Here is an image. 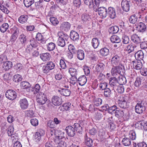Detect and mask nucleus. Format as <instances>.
Instances as JSON below:
<instances>
[{"instance_id":"1","label":"nucleus","mask_w":147,"mask_h":147,"mask_svg":"<svg viewBox=\"0 0 147 147\" xmlns=\"http://www.w3.org/2000/svg\"><path fill=\"white\" fill-rule=\"evenodd\" d=\"M111 72L112 75L117 77L119 76L124 75L125 70L124 66L121 64H119L118 66L113 67Z\"/></svg>"},{"instance_id":"2","label":"nucleus","mask_w":147,"mask_h":147,"mask_svg":"<svg viewBox=\"0 0 147 147\" xmlns=\"http://www.w3.org/2000/svg\"><path fill=\"white\" fill-rule=\"evenodd\" d=\"M59 38L57 41V44L62 47L65 45V41H67L69 38V36L66 34L62 32H59L58 33Z\"/></svg>"},{"instance_id":"3","label":"nucleus","mask_w":147,"mask_h":147,"mask_svg":"<svg viewBox=\"0 0 147 147\" xmlns=\"http://www.w3.org/2000/svg\"><path fill=\"white\" fill-rule=\"evenodd\" d=\"M96 6H94L93 9L95 12L98 11L99 15L102 17V18H105L108 15V9L105 7H97Z\"/></svg>"},{"instance_id":"4","label":"nucleus","mask_w":147,"mask_h":147,"mask_svg":"<svg viewBox=\"0 0 147 147\" xmlns=\"http://www.w3.org/2000/svg\"><path fill=\"white\" fill-rule=\"evenodd\" d=\"M8 0H2L0 1V9L4 13L7 14L9 12L7 9L9 7Z\"/></svg>"},{"instance_id":"5","label":"nucleus","mask_w":147,"mask_h":147,"mask_svg":"<svg viewBox=\"0 0 147 147\" xmlns=\"http://www.w3.org/2000/svg\"><path fill=\"white\" fill-rule=\"evenodd\" d=\"M47 100L46 95L44 93L40 92L37 94L36 100L39 104L41 105L44 104Z\"/></svg>"},{"instance_id":"6","label":"nucleus","mask_w":147,"mask_h":147,"mask_svg":"<svg viewBox=\"0 0 147 147\" xmlns=\"http://www.w3.org/2000/svg\"><path fill=\"white\" fill-rule=\"evenodd\" d=\"M55 67V64L52 61H50L48 62L47 63L42 67V70L44 73H47L50 70L54 69Z\"/></svg>"},{"instance_id":"7","label":"nucleus","mask_w":147,"mask_h":147,"mask_svg":"<svg viewBox=\"0 0 147 147\" xmlns=\"http://www.w3.org/2000/svg\"><path fill=\"white\" fill-rule=\"evenodd\" d=\"M5 95L8 99L13 100L15 99L17 96L16 92L11 90H8L6 92Z\"/></svg>"},{"instance_id":"8","label":"nucleus","mask_w":147,"mask_h":147,"mask_svg":"<svg viewBox=\"0 0 147 147\" xmlns=\"http://www.w3.org/2000/svg\"><path fill=\"white\" fill-rule=\"evenodd\" d=\"M116 77L115 76V77H111L110 78L109 80V85L111 88L113 90L116 89L117 86L119 85L118 80Z\"/></svg>"},{"instance_id":"9","label":"nucleus","mask_w":147,"mask_h":147,"mask_svg":"<svg viewBox=\"0 0 147 147\" xmlns=\"http://www.w3.org/2000/svg\"><path fill=\"white\" fill-rule=\"evenodd\" d=\"M51 100L53 104L56 106L60 105L63 102L61 98L57 96H53Z\"/></svg>"},{"instance_id":"10","label":"nucleus","mask_w":147,"mask_h":147,"mask_svg":"<svg viewBox=\"0 0 147 147\" xmlns=\"http://www.w3.org/2000/svg\"><path fill=\"white\" fill-rule=\"evenodd\" d=\"M67 135L71 137L74 136L76 134L75 130L74 127L71 126H68L65 129Z\"/></svg>"},{"instance_id":"11","label":"nucleus","mask_w":147,"mask_h":147,"mask_svg":"<svg viewBox=\"0 0 147 147\" xmlns=\"http://www.w3.org/2000/svg\"><path fill=\"white\" fill-rule=\"evenodd\" d=\"M19 103L20 107L23 110L27 109L28 107V102L25 98L21 99Z\"/></svg>"},{"instance_id":"12","label":"nucleus","mask_w":147,"mask_h":147,"mask_svg":"<svg viewBox=\"0 0 147 147\" xmlns=\"http://www.w3.org/2000/svg\"><path fill=\"white\" fill-rule=\"evenodd\" d=\"M108 15L111 19H113L115 18L116 16L115 8L111 7H109L108 9Z\"/></svg>"},{"instance_id":"13","label":"nucleus","mask_w":147,"mask_h":147,"mask_svg":"<svg viewBox=\"0 0 147 147\" xmlns=\"http://www.w3.org/2000/svg\"><path fill=\"white\" fill-rule=\"evenodd\" d=\"M19 32L18 30L15 28L12 32V34L10 38L11 42H15L18 36Z\"/></svg>"},{"instance_id":"14","label":"nucleus","mask_w":147,"mask_h":147,"mask_svg":"<svg viewBox=\"0 0 147 147\" xmlns=\"http://www.w3.org/2000/svg\"><path fill=\"white\" fill-rule=\"evenodd\" d=\"M40 57L41 59L43 61H47L50 60L51 56L49 53L47 52L40 54Z\"/></svg>"},{"instance_id":"15","label":"nucleus","mask_w":147,"mask_h":147,"mask_svg":"<svg viewBox=\"0 0 147 147\" xmlns=\"http://www.w3.org/2000/svg\"><path fill=\"white\" fill-rule=\"evenodd\" d=\"M70 37L71 39L74 41H78L79 39V35L74 30H72L70 32Z\"/></svg>"},{"instance_id":"16","label":"nucleus","mask_w":147,"mask_h":147,"mask_svg":"<svg viewBox=\"0 0 147 147\" xmlns=\"http://www.w3.org/2000/svg\"><path fill=\"white\" fill-rule=\"evenodd\" d=\"M70 27L71 24L70 23L67 22H65L61 24L60 28L61 30L67 32L70 29Z\"/></svg>"},{"instance_id":"17","label":"nucleus","mask_w":147,"mask_h":147,"mask_svg":"<svg viewBox=\"0 0 147 147\" xmlns=\"http://www.w3.org/2000/svg\"><path fill=\"white\" fill-rule=\"evenodd\" d=\"M118 104L119 107L122 109H127L129 107L128 103L125 100H119L118 101Z\"/></svg>"},{"instance_id":"18","label":"nucleus","mask_w":147,"mask_h":147,"mask_svg":"<svg viewBox=\"0 0 147 147\" xmlns=\"http://www.w3.org/2000/svg\"><path fill=\"white\" fill-rule=\"evenodd\" d=\"M45 134V131L43 130L39 129L34 134V138L37 140L40 141L41 139V136Z\"/></svg>"},{"instance_id":"19","label":"nucleus","mask_w":147,"mask_h":147,"mask_svg":"<svg viewBox=\"0 0 147 147\" xmlns=\"http://www.w3.org/2000/svg\"><path fill=\"white\" fill-rule=\"evenodd\" d=\"M105 65L102 63H98L95 67L96 71L98 72H102L105 68Z\"/></svg>"},{"instance_id":"20","label":"nucleus","mask_w":147,"mask_h":147,"mask_svg":"<svg viewBox=\"0 0 147 147\" xmlns=\"http://www.w3.org/2000/svg\"><path fill=\"white\" fill-rule=\"evenodd\" d=\"M121 5L123 11L126 12L129 11V2L127 0H123L121 3Z\"/></svg>"},{"instance_id":"21","label":"nucleus","mask_w":147,"mask_h":147,"mask_svg":"<svg viewBox=\"0 0 147 147\" xmlns=\"http://www.w3.org/2000/svg\"><path fill=\"white\" fill-rule=\"evenodd\" d=\"M87 81V78L84 75L81 76L78 79V82L79 85L83 86L86 83Z\"/></svg>"},{"instance_id":"22","label":"nucleus","mask_w":147,"mask_h":147,"mask_svg":"<svg viewBox=\"0 0 147 147\" xmlns=\"http://www.w3.org/2000/svg\"><path fill=\"white\" fill-rule=\"evenodd\" d=\"M100 41L96 38H92L91 41V45L94 49L98 48L99 45Z\"/></svg>"},{"instance_id":"23","label":"nucleus","mask_w":147,"mask_h":147,"mask_svg":"<svg viewBox=\"0 0 147 147\" xmlns=\"http://www.w3.org/2000/svg\"><path fill=\"white\" fill-rule=\"evenodd\" d=\"M120 58L117 55H116L113 57L111 61V63L113 65L114 67L120 64Z\"/></svg>"},{"instance_id":"24","label":"nucleus","mask_w":147,"mask_h":147,"mask_svg":"<svg viewBox=\"0 0 147 147\" xmlns=\"http://www.w3.org/2000/svg\"><path fill=\"white\" fill-rule=\"evenodd\" d=\"M76 55L77 58L80 60H82L84 59L85 54L82 50H78L77 51Z\"/></svg>"},{"instance_id":"25","label":"nucleus","mask_w":147,"mask_h":147,"mask_svg":"<svg viewBox=\"0 0 147 147\" xmlns=\"http://www.w3.org/2000/svg\"><path fill=\"white\" fill-rule=\"evenodd\" d=\"M146 28L145 25L142 22L140 23L137 27V30L140 32H144L146 30Z\"/></svg>"},{"instance_id":"26","label":"nucleus","mask_w":147,"mask_h":147,"mask_svg":"<svg viewBox=\"0 0 147 147\" xmlns=\"http://www.w3.org/2000/svg\"><path fill=\"white\" fill-rule=\"evenodd\" d=\"M59 91L61 95L65 96H69L71 93L70 90L67 89H62L61 90H59Z\"/></svg>"},{"instance_id":"27","label":"nucleus","mask_w":147,"mask_h":147,"mask_svg":"<svg viewBox=\"0 0 147 147\" xmlns=\"http://www.w3.org/2000/svg\"><path fill=\"white\" fill-rule=\"evenodd\" d=\"M12 62L9 61H6L3 63L2 67L5 70H8L12 67Z\"/></svg>"},{"instance_id":"28","label":"nucleus","mask_w":147,"mask_h":147,"mask_svg":"<svg viewBox=\"0 0 147 147\" xmlns=\"http://www.w3.org/2000/svg\"><path fill=\"white\" fill-rule=\"evenodd\" d=\"M20 86L22 89H24L29 88L30 87L31 85L29 82L24 81L20 83Z\"/></svg>"},{"instance_id":"29","label":"nucleus","mask_w":147,"mask_h":147,"mask_svg":"<svg viewBox=\"0 0 147 147\" xmlns=\"http://www.w3.org/2000/svg\"><path fill=\"white\" fill-rule=\"evenodd\" d=\"M123 75H120L117 76L118 78V84L120 85H123L125 84L126 82V78L123 76Z\"/></svg>"},{"instance_id":"30","label":"nucleus","mask_w":147,"mask_h":147,"mask_svg":"<svg viewBox=\"0 0 147 147\" xmlns=\"http://www.w3.org/2000/svg\"><path fill=\"white\" fill-rule=\"evenodd\" d=\"M111 41L113 43H119L121 41L120 38L115 35H112L110 38Z\"/></svg>"},{"instance_id":"31","label":"nucleus","mask_w":147,"mask_h":147,"mask_svg":"<svg viewBox=\"0 0 147 147\" xmlns=\"http://www.w3.org/2000/svg\"><path fill=\"white\" fill-rule=\"evenodd\" d=\"M135 110L136 113L140 114L145 111L146 109L137 104L135 107Z\"/></svg>"},{"instance_id":"32","label":"nucleus","mask_w":147,"mask_h":147,"mask_svg":"<svg viewBox=\"0 0 147 147\" xmlns=\"http://www.w3.org/2000/svg\"><path fill=\"white\" fill-rule=\"evenodd\" d=\"M119 30V28L117 26H114L110 28L109 31L110 34H113L117 33Z\"/></svg>"},{"instance_id":"33","label":"nucleus","mask_w":147,"mask_h":147,"mask_svg":"<svg viewBox=\"0 0 147 147\" xmlns=\"http://www.w3.org/2000/svg\"><path fill=\"white\" fill-rule=\"evenodd\" d=\"M18 39L20 41L21 44L22 45H25L27 40L26 36L24 34H22L19 36Z\"/></svg>"},{"instance_id":"34","label":"nucleus","mask_w":147,"mask_h":147,"mask_svg":"<svg viewBox=\"0 0 147 147\" xmlns=\"http://www.w3.org/2000/svg\"><path fill=\"white\" fill-rule=\"evenodd\" d=\"M28 17L26 15H22L20 16L18 18L19 22L21 24L26 23L28 19Z\"/></svg>"},{"instance_id":"35","label":"nucleus","mask_w":147,"mask_h":147,"mask_svg":"<svg viewBox=\"0 0 147 147\" xmlns=\"http://www.w3.org/2000/svg\"><path fill=\"white\" fill-rule=\"evenodd\" d=\"M59 6L57 5L56 4H54L53 5H52L50 7V10L48 13V15L50 16H52L54 14L55 11L58 8H59Z\"/></svg>"},{"instance_id":"36","label":"nucleus","mask_w":147,"mask_h":147,"mask_svg":"<svg viewBox=\"0 0 147 147\" xmlns=\"http://www.w3.org/2000/svg\"><path fill=\"white\" fill-rule=\"evenodd\" d=\"M10 26L7 23H4L0 27V30L3 33L5 32L8 29L9 26Z\"/></svg>"},{"instance_id":"37","label":"nucleus","mask_w":147,"mask_h":147,"mask_svg":"<svg viewBox=\"0 0 147 147\" xmlns=\"http://www.w3.org/2000/svg\"><path fill=\"white\" fill-rule=\"evenodd\" d=\"M100 53L101 55L104 56H106L109 54V51L108 49L105 47L100 50Z\"/></svg>"},{"instance_id":"38","label":"nucleus","mask_w":147,"mask_h":147,"mask_svg":"<svg viewBox=\"0 0 147 147\" xmlns=\"http://www.w3.org/2000/svg\"><path fill=\"white\" fill-rule=\"evenodd\" d=\"M124 112L123 110H116L115 111V115L118 118L122 117L123 115Z\"/></svg>"},{"instance_id":"39","label":"nucleus","mask_w":147,"mask_h":147,"mask_svg":"<svg viewBox=\"0 0 147 147\" xmlns=\"http://www.w3.org/2000/svg\"><path fill=\"white\" fill-rule=\"evenodd\" d=\"M133 54H134V55L136 57V56H137V59L139 60L140 59L142 60L144 57V54L143 53L142 51H138L136 53H135V52H134Z\"/></svg>"},{"instance_id":"40","label":"nucleus","mask_w":147,"mask_h":147,"mask_svg":"<svg viewBox=\"0 0 147 147\" xmlns=\"http://www.w3.org/2000/svg\"><path fill=\"white\" fill-rule=\"evenodd\" d=\"M84 3L86 5H88L89 8L93 7L94 6H96L94 5V1L93 0H83Z\"/></svg>"},{"instance_id":"41","label":"nucleus","mask_w":147,"mask_h":147,"mask_svg":"<svg viewBox=\"0 0 147 147\" xmlns=\"http://www.w3.org/2000/svg\"><path fill=\"white\" fill-rule=\"evenodd\" d=\"M47 49L49 51H53L55 47V45L54 43L51 42L49 43L47 45Z\"/></svg>"},{"instance_id":"42","label":"nucleus","mask_w":147,"mask_h":147,"mask_svg":"<svg viewBox=\"0 0 147 147\" xmlns=\"http://www.w3.org/2000/svg\"><path fill=\"white\" fill-rule=\"evenodd\" d=\"M14 136H12L11 138L13 142H14L13 147H22V145L19 142H18V138H15L14 139Z\"/></svg>"},{"instance_id":"43","label":"nucleus","mask_w":147,"mask_h":147,"mask_svg":"<svg viewBox=\"0 0 147 147\" xmlns=\"http://www.w3.org/2000/svg\"><path fill=\"white\" fill-rule=\"evenodd\" d=\"M69 72L71 76L76 77L78 74L77 70L74 68H71L69 69Z\"/></svg>"},{"instance_id":"44","label":"nucleus","mask_w":147,"mask_h":147,"mask_svg":"<svg viewBox=\"0 0 147 147\" xmlns=\"http://www.w3.org/2000/svg\"><path fill=\"white\" fill-rule=\"evenodd\" d=\"M107 109H108V111L109 113L113 115L115 114V111L117 109V108L115 105H113Z\"/></svg>"},{"instance_id":"45","label":"nucleus","mask_w":147,"mask_h":147,"mask_svg":"<svg viewBox=\"0 0 147 147\" xmlns=\"http://www.w3.org/2000/svg\"><path fill=\"white\" fill-rule=\"evenodd\" d=\"M85 143L88 146L91 147L93 145L92 140L90 138H88L87 136L85 137Z\"/></svg>"},{"instance_id":"46","label":"nucleus","mask_w":147,"mask_h":147,"mask_svg":"<svg viewBox=\"0 0 147 147\" xmlns=\"http://www.w3.org/2000/svg\"><path fill=\"white\" fill-rule=\"evenodd\" d=\"M93 101L94 105L96 107H98L101 105L102 102V99L99 98L95 99Z\"/></svg>"},{"instance_id":"47","label":"nucleus","mask_w":147,"mask_h":147,"mask_svg":"<svg viewBox=\"0 0 147 147\" xmlns=\"http://www.w3.org/2000/svg\"><path fill=\"white\" fill-rule=\"evenodd\" d=\"M13 81L15 82H18L22 80V76L19 75L17 74L15 75L13 77Z\"/></svg>"},{"instance_id":"48","label":"nucleus","mask_w":147,"mask_h":147,"mask_svg":"<svg viewBox=\"0 0 147 147\" xmlns=\"http://www.w3.org/2000/svg\"><path fill=\"white\" fill-rule=\"evenodd\" d=\"M34 2V0H24V3L25 6L28 7H30Z\"/></svg>"},{"instance_id":"49","label":"nucleus","mask_w":147,"mask_h":147,"mask_svg":"<svg viewBox=\"0 0 147 147\" xmlns=\"http://www.w3.org/2000/svg\"><path fill=\"white\" fill-rule=\"evenodd\" d=\"M30 45L32 46L34 48H35L38 46V43L35 39L33 38L31 39L30 42Z\"/></svg>"},{"instance_id":"50","label":"nucleus","mask_w":147,"mask_h":147,"mask_svg":"<svg viewBox=\"0 0 147 147\" xmlns=\"http://www.w3.org/2000/svg\"><path fill=\"white\" fill-rule=\"evenodd\" d=\"M111 93V90L109 88H107L104 90V95L106 97H110Z\"/></svg>"},{"instance_id":"51","label":"nucleus","mask_w":147,"mask_h":147,"mask_svg":"<svg viewBox=\"0 0 147 147\" xmlns=\"http://www.w3.org/2000/svg\"><path fill=\"white\" fill-rule=\"evenodd\" d=\"M114 90L115 91H117L119 93L122 94L123 93L124 91V88L123 86H120L119 85Z\"/></svg>"},{"instance_id":"52","label":"nucleus","mask_w":147,"mask_h":147,"mask_svg":"<svg viewBox=\"0 0 147 147\" xmlns=\"http://www.w3.org/2000/svg\"><path fill=\"white\" fill-rule=\"evenodd\" d=\"M74 128L77 132L80 133L82 131V127L78 123H75L74 125Z\"/></svg>"},{"instance_id":"53","label":"nucleus","mask_w":147,"mask_h":147,"mask_svg":"<svg viewBox=\"0 0 147 147\" xmlns=\"http://www.w3.org/2000/svg\"><path fill=\"white\" fill-rule=\"evenodd\" d=\"M71 104L70 102H67L63 104L62 107L63 109L65 111L69 110L71 108Z\"/></svg>"},{"instance_id":"54","label":"nucleus","mask_w":147,"mask_h":147,"mask_svg":"<svg viewBox=\"0 0 147 147\" xmlns=\"http://www.w3.org/2000/svg\"><path fill=\"white\" fill-rule=\"evenodd\" d=\"M129 73L130 74L129 77L130 78H132V80H133L132 82H133L134 79H136V73L134 69H131L130 70V72ZM131 82H132V81H131Z\"/></svg>"},{"instance_id":"55","label":"nucleus","mask_w":147,"mask_h":147,"mask_svg":"<svg viewBox=\"0 0 147 147\" xmlns=\"http://www.w3.org/2000/svg\"><path fill=\"white\" fill-rule=\"evenodd\" d=\"M14 131L13 127L12 126H9L8 127L7 130V134L9 136H11V137L13 136H14V135L13 134Z\"/></svg>"},{"instance_id":"56","label":"nucleus","mask_w":147,"mask_h":147,"mask_svg":"<svg viewBox=\"0 0 147 147\" xmlns=\"http://www.w3.org/2000/svg\"><path fill=\"white\" fill-rule=\"evenodd\" d=\"M142 80L141 78L139 77L136 78L134 83V85L137 87H139L141 85Z\"/></svg>"},{"instance_id":"57","label":"nucleus","mask_w":147,"mask_h":147,"mask_svg":"<svg viewBox=\"0 0 147 147\" xmlns=\"http://www.w3.org/2000/svg\"><path fill=\"white\" fill-rule=\"evenodd\" d=\"M40 87L39 85L36 84L35 85L34 87L33 88V91H34V94H36L39 92L40 90Z\"/></svg>"},{"instance_id":"58","label":"nucleus","mask_w":147,"mask_h":147,"mask_svg":"<svg viewBox=\"0 0 147 147\" xmlns=\"http://www.w3.org/2000/svg\"><path fill=\"white\" fill-rule=\"evenodd\" d=\"M51 22L54 25L56 26L59 23V21L57 19L54 17H51L50 18Z\"/></svg>"},{"instance_id":"59","label":"nucleus","mask_w":147,"mask_h":147,"mask_svg":"<svg viewBox=\"0 0 147 147\" xmlns=\"http://www.w3.org/2000/svg\"><path fill=\"white\" fill-rule=\"evenodd\" d=\"M102 112L100 111H97L94 117L95 119L97 120H99L100 119L102 116Z\"/></svg>"},{"instance_id":"60","label":"nucleus","mask_w":147,"mask_h":147,"mask_svg":"<svg viewBox=\"0 0 147 147\" xmlns=\"http://www.w3.org/2000/svg\"><path fill=\"white\" fill-rule=\"evenodd\" d=\"M73 3L74 6L78 8L80 7L81 5V0H73Z\"/></svg>"},{"instance_id":"61","label":"nucleus","mask_w":147,"mask_h":147,"mask_svg":"<svg viewBox=\"0 0 147 147\" xmlns=\"http://www.w3.org/2000/svg\"><path fill=\"white\" fill-rule=\"evenodd\" d=\"M107 84L105 82H103L99 84V87L102 90H105L107 88Z\"/></svg>"},{"instance_id":"62","label":"nucleus","mask_w":147,"mask_h":147,"mask_svg":"<svg viewBox=\"0 0 147 147\" xmlns=\"http://www.w3.org/2000/svg\"><path fill=\"white\" fill-rule=\"evenodd\" d=\"M131 40L134 42L138 43L140 42L138 41L139 38L138 37V36L136 34H134L131 36Z\"/></svg>"},{"instance_id":"63","label":"nucleus","mask_w":147,"mask_h":147,"mask_svg":"<svg viewBox=\"0 0 147 147\" xmlns=\"http://www.w3.org/2000/svg\"><path fill=\"white\" fill-rule=\"evenodd\" d=\"M136 21L137 19L135 15H132L129 18V22L132 24H135Z\"/></svg>"},{"instance_id":"64","label":"nucleus","mask_w":147,"mask_h":147,"mask_svg":"<svg viewBox=\"0 0 147 147\" xmlns=\"http://www.w3.org/2000/svg\"><path fill=\"white\" fill-rule=\"evenodd\" d=\"M34 48L30 45H28L26 48V52L28 53H30Z\"/></svg>"}]
</instances>
